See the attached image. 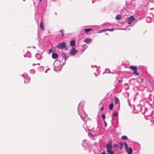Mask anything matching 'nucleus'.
Wrapping results in <instances>:
<instances>
[{
	"label": "nucleus",
	"mask_w": 154,
	"mask_h": 154,
	"mask_svg": "<svg viewBox=\"0 0 154 154\" xmlns=\"http://www.w3.org/2000/svg\"><path fill=\"white\" fill-rule=\"evenodd\" d=\"M124 29H122V30H124Z\"/></svg>",
	"instance_id": "49530a36"
},
{
	"label": "nucleus",
	"mask_w": 154,
	"mask_h": 154,
	"mask_svg": "<svg viewBox=\"0 0 154 154\" xmlns=\"http://www.w3.org/2000/svg\"><path fill=\"white\" fill-rule=\"evenodd\" d=\"M120 144L121 145V147L120 149L121 150L123 146V143H122L120 142Z\"/></svg>",
	"instance_id": "c756f323"
},
{
	"label": "nucleus",
	"mask_w": 154,
	"mask_h": 154,
	"mask_svg": "<svg viewBox=\"0 0 154 154\" xmlns=\"http://www.w3.org/2000/svg\"><path fill=\"white\" fill-rule=\"evenodd\" d=\"M119 83H121V81L120 80H119Z\"/></svg>",
	"instance_id": "58836bf2"
},
{
	"label": "nucleus",
	"mask_w": 154,
	"mask_h": 154,
	"mask_svg": "<svg viewBox=\"0 0 154 154\" xmlns=\"http://www.w3.org/2000/svg\"><path fill=\"white\" fill-rule=\"evenodd\" d=\"M116 18L117 20H119L121 19V16L120 15H118L116 16Z\"/></svg>",
	"instance_id": "4be33fe9"
},
{
	"label": "nucleus",
	"mask_w": 154,
	"mask_h": 154,
	"mask_svg": "<svg viewBox=\"0 0 154 154\" xmlns=\"http://www.w3.org/2000/svg\"><path fill=\"white\" fill-rule=\"evenodd\" d=\"M24 56L25 57H28V56L26 55H24ZM30 57V56H29V57Z\"/></svg>",
	"instance_id": "c9c22d12"
},
{
	"label": "nucleus",
	"mask_w": 154,
	"mask_h": 154,
	"mask_svg": "<svg viewBox=\"0 0 154 154\" xmlns=\"http://www.w3.org/2000/svg\"><path fill=\"white\" fill-rule=\"evenodd\" d=\"M60 32L62 33V36H63L64 35V30H60Z\"/></svg>",
	"instance_id": "bb28decb"
},
{
	"label": "nucleus",
	"mask_w": 154,
	"mask_h": 154,
	"mask_svg": "<svg viewBox=\"0 0 154 154\" xmlns=\"http://www.w3.org/2000/svg\"><path fill=\"white\" fill-rule=\"evenodd\" d=\"M85 130L86 131H87L86 130V129H85Z\"/></svg>",
	"instance_id": "de8ad7c7"
},
{
	"label": "nucleus",
	"mask_w": 154,
	"mask_h": 154,
	"mask_svg": "<svg viewBox=\"0 0 154 154\" xmlns=\"http://www.w3.org/2000/svg\"><path fill=\"white\" fill-rule=\"evenodd\" d=\"M22 75L23 77L24 78V83H28L30 82V79L27 74L24 73V74H22Z\"/></svg>",
	"instance_id": "20e7f679"
},
{
	"label": "nucleus",
	"mask_w": 154,
	"mask_h": 154,
	"mask_svg": "<svg viewBox=\"0 0 154 154\" xmlns=\"http://www.w3.org/2000/svg\"><path fill=\"white\" fill-rule=\"evenodd\" d=\"M35 57L38 60H40L42 58L41 55L39 54H35Z\"/></svg>",
	"instance_id": "ddd939ff"
},
{
	"label": "nucleus",
	"mask_w": 154,
	"mask_h": 154,
	"mask_svg": "<svg viewBox=\"0 0 154 154\" xmlns=\"http://www.w3.org/2000/svg\"><path fill=\"white\" fill-rule=\"evenodd\" d=\"M101 154H106V153L105 152H103L102 153H101Z\"/></svg>",
	"instance_id": "ea45409f"
},
{
	"label": "nucleus",
	"mask_w": 154,
	"mask_h": 154,
	"mask_svg": "<svg viewBox=\"0 0 154 154\" xmlns=\"http://www.w3.org/2000/svg\"><path fill=\"white\" fill-rule=\"evenodd\" d=\"M114 102L116 104H118L119 102V100L118 98L115 97L114 98Z\"/></svg>",
	"instance_id": "aec40b11"
},
{
	"label": "nucleus",
	"mask_w": 154,
	"mask_h": 154,
	"mask_svg": "<svg viewBox=\"0 0 154 154\" xmlns=\"http://www.w3.org/2000/svg\"><path fill=\"white\" fill-rule=\"evenodd\" d=\"M30 53L29 52H28L27 54H29Z\"/></svg>",
	"instance_id": "37998d69"
},
{
	"label": "nucleus",
	"mask_w": 154,
	"mask_h": 154,
	"mask_svg": "<svg viewBox=\"0 0 154 154\" xmlns=\"http://www.w3.org/2000/svg\"><path fill=\"white\" fill-rule=\"evenodd\" d=\"M36 64L33 63V64L32 65H33V66H34L35 65H36Z\"/></svg>",
	"instance_id": "79ce46f5"
},
{
	"label": "nucleus",
	"mask_w": 154,
	"mask_h": 154,
	"mask_svg": "<svg viewBox=\"0 0 154 154\" xmlns=\"http://www.w3.org/2000/svg\"><path fill=\"white\" fill-rule=\"evenodd\" d=\"M75 42L74 41H71L70 43L72 47H74L75 45Z\"/></svg>",
	"instance_id": "6ab92c4d"
},
{
	"label": "nucleus",
	"mask_w": 154,
	"mask_h": 154,
	"mask_svg": "<svg viewBox=\"0 0 154 154\" xmlns=\"http://www.w3.org/2000/svg\"><path fill=\"white\" fill-rule=\"evenodd\" d=\"M61 56L63 59H64V62H63V64L64 65L66 63V60L69 58V57L66 56V54L65 53H63L61 55Z\"/></svg>",
	"instance_id": "1a4fd4ad"
},
{
	"label": "nucleus",
	"mask_w": 154,
	"mask_h": 154,
	"mask_svg": "<svg viewBox=\"0 0 154 154\" xmlns=\"http://www.w3.org/2000/svg\"><path fill=\"white\" fill-rule=\"evenodd\" d=\"M121 138L123 140H127L128 139V137H127V136L125 135H123L121 137Z\"/></svg>",
	"instance_id": "5701e85b"
},
{
	"label": "nucleus",
	"mask_w": 154,
	"mask_h": 154,
	"mask_svg": "<svg viewBox=\"0 0 154 154\" xmlns=\"http://www.w3.org/2000/svg\"><path fill=\"white\" fill-rule=\"evenodd\" d=\"M107 30V29H105L103 30L101 32H105V31H107V30Z\"/></svg>",
	"instance_id": "72a5a7b5"
},
{
	"label": "nucleus",
	"mask_w": 154,
	"mask_h": 154,
	"mask_svg": "<svg viewBox=\"0 0 154 154\" xmlns=\"http://www.w3.org/2000/svg\"><path fill=\"white\" fill-rule=\"evenodd\" d=\"M135 20V19L133 16H131L129 17L128 19V23L131 24Z\"/></svg>",
	"instance_id": "0eeeda50"
},
{
	"label": "nucleus",
	"mask_w": 154,
	"mask_h": 154,
	"mask_svg": "<svg viewBox=\"0 0 154 154\" xmlns=\"http://www.w3.org/2000/svg\"><path fill=\"white\" fill-rule=\"evenodd\" d=\"M37 64V65H40V63H37V64Z\"/></svg>",
	"instance_id": "c03bdc74"
},
{
	"label": "nucleus",
	"mask_w": 154,
	"mask_h": 154,
	"mask_svg": "<svg viewBox=\"0 0 154 154\" xmlns=\"http://www.w3.org/2000/svg\"><path fill=\"white\" fill-rule=\"evenodd\" d=\"M103 109H104V107H102L100 108V110L101 111H102V110H103Z\"/></svg>",
	"instance_id": "f704fd0d"
},
{
	"label": "nucleus",
	"mask_w": 154,
	"mask_h": 154,
	"mask_svg": "<svg viewBox=\"0 0 154 154\" xmlns=\"http://www.w3.org/2000/svg\"><path fill=\"white\" fill-rule=\"evenodd\" d=\"M60 63L59 61L58 60H55L54 63V70L55 71H57V67L60 65Z\"/></svg>",
	"instance_id": "423d86ee"
},
{
	"label": "nucleus",
	"mask_w": 154,
	"mask_h": 154,
	"mask_svg": "<svg viewBox=\"0 0 154 154\" xmlns=\"http://www.w3.org/2000/svg\"><path fill=\"white\" fill-rule=\"evenodd\" d=\"M82 145L84 147H87L89 146L88 142L86 140H84L82 143Z\"/></svg>",
	"instance_id": "9d476101"
},
{
	"label": "nucleus",
	"mask_w": 154,
	"mask_h": 154,
	"mask_svg": "<svg viewBox=\"0 0 154 154\" xmlns=\"http://www.w3.org/2000/svg\"><path fill=\"white\" fill-rule=\"evenodd\" d=\"M101 116L102 118L104 120L105 118V116L104 114H102L101 115Z\"/></svg>",
	"instance_id": "cd10ccee"
},
{
	"label": "nucleus",
	"mask_w": 154,
	"mask_h": 154,
	"mask_svg": "<svg viewBox=\"0 0 154 154\" xmlns=\"http://www.w3.org/2000/svg\"><path fill=\"white\" fill-rule=\"evenodd\" d=\"M106 30H107V31H112L114 30V29H107Z\"/></svg>",
	"instance_id": "7c9ffc66"
},
{
	"label": "nucleus",
	"mask_w": 154,
	"mask_h": 154,
	"mask_svg": "<svg viewBox=\"0 0 154 154\" xmlns=\"http://www.w3.org/2000/svg\"><path fill=\"white\" fill-rule=\"evenodd\" d=\"M124 146H125V150H126L127 151V149L128 148V145H127V143H126L125 142L124 143Z\"/></svg>",
	"instance_id": "b1692460"
},
{
	"label": "nucleus",
	"mask_w": 154,
	"mask_h": 154,
	"mask_svg": "<svg viewBox=\"0 0 154 154\" xmlns=\"http://www.w3.org/2000/svg\"><path fill=\"white\" fill-rule=\"evenodd\" d=\"M104 122L105 124V127H106L107 126V123L105 120H104Z\"/></svg>",
	"instance_id": "473e14b6"
},
{
	"label": "nucleus",
	"mask_w": 154,
	"mask_h": 154,
	"mask_svg": "<svg viewBox=\"0 0 154 154\" xmlns=\"http://www.w3.org/2000/svg\"><path fill=\"white\" fill-rule=\"evenodd\" d=\"M99 130V128L98 127H96V128L95 129L94 128H93V129H92L91 131H90L88 134L89 135H91L92 137H94L96 135L99 134L98 133V131Z\"/></svg>",
	"instance_id": "f03ea898"
},
{
	"label": "nucleus",
	"mask_w": 154,
	"mask_h": 154,
	"mask_svg": "<svg viewBox=\"0 0 154 154\" xmlns=\"http://www.w3.org/2000/svg\"><path fill=\"white\" fill-rule=\"evenodd\" d=\"M52 57L53 59H57L58 58V56L57 53L54 52L52 54Z\"/></svg>",
	"instance_id": "9b49d317"
},
{
	"label": "nucleus",
	"mask_w": 154,
	"mask_h": 154,
	"mask_svg": "<svg viewBox=\"0 0 154 154\" xmlns=\"http://www.w3.org/2000/svg\"><path fill=\"white\" fill-rule=\"evenodd\" d=\"M84 31L86 33H87L91 31L92 30V29H91L89 28V29H84Z\"/></svg>",
	"instance_id": "a211bd4d"
},
{
	"label": "nucleus",
	"mask_w": 154,
	"mask_h": 154,
	"mask_svg": "<svg viewBox=\"0 0 154 154\" xmlns=\"http://www.w3.org/2000/svg\"><path fill=\"white\" fill-rule=\"evenodd\" d=\"M77 52L75 48H73L70 51V54L71 55L74 56L76 54Z\"/></svg>",
	"instance_id": "6e6552de"
},
{
	"label": "nucleus",
	"mask_w": 154,
	"mask_h": 154,
	"mask_svg": "<svg viewBox=\"0 0 154 154\" xmlns=\"http://www.w3.org/2000/svg\"><path fill=\"white\" fill-rule=\"evenodd\" d=\"M92 3L94 4V0H92Z\"/></svg>",
	"instance_id": "4c0bfd02"
},
{
	"label": "nucleus",
	"mask_w": 154,
	"mask_h": 154,
	"mask_svg": "<svg viewBox=\"0 0 154 154\" xmlns=\"http://www.w3.org/2000/svg\"><path fill=\"white\" fill-rule=\"evenodd\" d=\"M106 148L107 149H111L112 148V146L111 143L109 142H108V144L106 145Z\"/></svg>",
	"instance_id": "4468645a"
},
{
	"label": "nucleus",
	"mask_w": 154,
	"mask_h": 154,
	"mask_svg": "<svg viewBox=\"0 0 154 154\" xmlns=\"http://www.w3.org/2000/svg\"><path fill=\"white\" fill-rule=\"evenodd\" d=\"M129 68L132 70H133L134 74L136 75H138L139 73L137 72V68L135 66H129Z\"/></svg>",
	"instance_id": "39448f33"
},
{
	"label": "nucleus",
	"mask_w": 154,
	"mask_h": 154,
	"mask_svg": "<svg viewBox=\"0 0 154 154\" xmlns=\"http://www.w3.org/2000/svg\"><path fill=\"white\" fill-rule=\"evenodd\" d=\"M108 73H111V72H109ZM111 73H112V74H114V73L113 72H111Z\"/></svg>",
	"instance_id": "a19ab883"
},
{
	"label": "nucleus",
	"mask_w": 154,
	"mask_h": 154,
	"mask_svg": "<svg viewBox=\"0 0 154 154\" xmlns=\"http://www.w3.org/2000/svg\"><path fill=\"white\" fill-rule=\"evenodd\" d=\"M91 66L92 67H93V66H94L95 67H96V68H97L96 65H95L94 66H93V65H91Z\"/></svg>",
	"instance_id": "e433bc0d"
},
{
	"label": "nucleus",
	"mask_w": 154,
	"mask_h": 154,
	"mask_svg": "<svg viewBox=\"0 0 154 154\" xmlns=\"http://www.w3.org/2000/svg\"><path fill=\"white\" fill-rule=\"evenodd\" d=\"M126 152L128 153V154H132V150L131 147H129L127 149V151L126 150Z\"/></svg>",
	"instance_id": "f8f14e48"
},
{
	"label": "nucleus",
	"mask_w": 154,
	"mask_h": 154,
	"mask_svg": "<svg viewBox=\"0 0 154 154\" xmlns=\"http://www.w3.org/2000/svg\"><path fill=\"white\" fill-rule=\"evenodd\" d=\"M53 50L52 49H50L49 50V52H50V53H51L52 51Z\"/></svg>",
	"instance_id": "2f4dec72"
},
{
	"label": "nucleus",
	"mask_w": 154,
	"mask_h": 154,
	"mask_svg": "<svg viewBox=\"0 0 154 154\" xmlns=\"http://www.w3.org/2000/svg\"><path fill=\"white\" fill-rule=\"evenodd\" d=\"M118 115V113L117 112H115L114 113L112 114V116L114 117L117 116Z\"/></svg>",
	"instance_id": "a878e982"
},
{
	"label": "nucleus",
	"mask_w": 154,
	"mask_h": 154,
	"mask_svg": "<svg viewBox=\"0 0 154 154\" xmlns=\"http://www.w3.org/2000/svg\"><path fill=\"white\" fill-rule=\"evenodd\" d=\"M107 152L109 154H114V152L111 149H107Z\"/></svg>",
	"instance_id": "dca6fc26"
},
{
	"label": "nucleus",
	"mask_w": 154,
	"mask_h": 154,
	"mask_svg": "<svg viewBox=\"0 0 154 154\" xmlns=\"http://www.w3.org/2000/svg\"><path fill=\"white\" fill-rule=\"evenodd\" d=\"M92 40V39L90 38H85L84 40V42L86 43H89Z\"/></svg>",
	"instance_id": "2eb2a0df"
},
{
	"label": "nucleus",
	"mask_w": 154,
	"mask_h": 154,
	"mask_svg": "<svg viewBox=\"0 0 154 154\" xmlns=\"http://www.w3.org/2000/svg\"><path fill=\"white\" fill-rule=\"evenodd\" d=\"M39 1H40V2H42V0H39Z\"/></svg>",
	"instance_id": "a18cd8bd"
},
{
	"label": "nucleus",
	"mask_w": 154,
	"mask_h": 154,
	"mask_svg": "<svg viewBox=\"0 0 154 154\" xmlns=\"http://www.w3.org/2000/svg\"><path fill=\"white\" fill-rule=\"evenodd\" d=\"M117 146V144L116 143H115L113 145V146L115 148H116Z\"/></svg>",
	"instance_id": "c85d7f7f"
},
{
	"label": "nucleus",
	"mask_w": 154,
	"mask_h": 154,
	"mask_svg": "<svg viewBox=\"0 0 154 154\" xmlns=\"http://www.w3.org/2000/svg\"><path fill=\"white\" fill-rule=\"evenodd\" d=\"M113 105L112 103H111L109 105V108L110 110H112L113 109Z\"/></svg>",
	"instance_id": "412c9836"
},
{
	"label": "nucleus",
	"mask_w": 154,
	"mask_h": 154,
	"mask_svg": "<svg viewBox=\"0 0 154 154\" xmlns=\"http://www.w3.org/2000/svg\"><path fill=\"white\" fill-rule=\"evenodd\" d=\"M66 42H63L58 44L56 47L59 49H63L66 48Z\"/></svg>",
	"instance_id": "7ed1b4c3"
},
{
	"label": "nucleus",
	"mask_w": 154,
	"mask_h": 154,
	"mask_svg": "<svg viewBox=\"0 0 154 154\" xmlns=\"http://www.w3.org/2000/svg\"><path fill=\"white\" fill-rule=\"evenodd\" d=\"M30 72L32 74H34L35 73V71L33 69H31L30 70Z\"/></svg>",
	"instance_id": "393cba45"
},
{
	"label": "nucleus",
	"mask_w": 154,
	"mask_h": 154,
	"mask_svg": "<svg viewBox=\"0 0 154 154\" xmlns=\"http://www.w3.org/2000/svg\"><path fill=\"white\" fill-rule=\"evenodd\" d=\"M83 102H81L79 103L78 107V112L79 115L80 116L83 120L85 122H86V119L85 113L82 109Z\"/></svg>",
	"instance_id": "f257e3e1"
},
{
	"label": "nucleus",
	"mask_w": 154,
	"mask_h": 154,
	"mask_svg": "<svg viewBox=\"0 0 154 154\" xmlns=\"http://www.w3.org/2000/svg\"><path fill=\"white\" fill-rule=\"evenodd\" d=\"M40 27L41 29L44 31V26L42 22H41L40 23Z\"/></svg>",
	"instance_id": "f3484780"
}]
</instances>
